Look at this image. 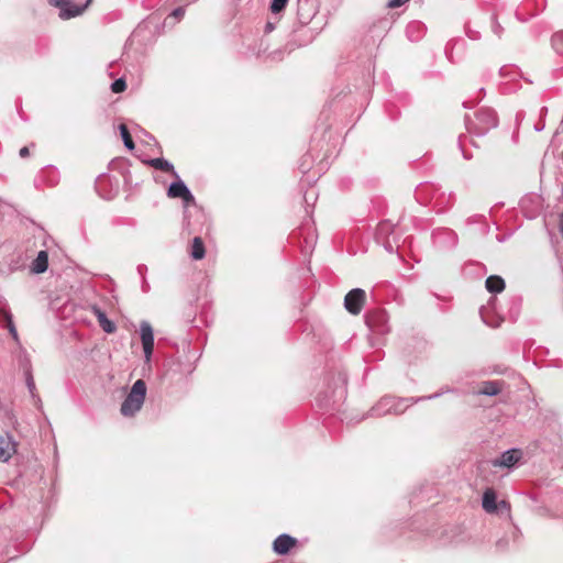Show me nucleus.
<instances>
[{
    "instance_id": "nucleus-22",
    "label": "nucleus",
    "mask_w": 563,
    "mask_h": 563,
    "mask_svg": "<svg viewBox=\"0 0 563 563\" xmlns=\"http://www.w3.org/2000/svg\"><path fill=\"white\" fill-rule=\"evenodd\" d=\"M25 380H26V386H27V389H29L31 396L33 398H36L37 402H41V399L36 395L35 383H34L32 373L30 371H26V373H25Z\"/></svg>"
},
{
    "instance_id": "nucleus-1",
    "label": "nucleus",
    "mask_w": 563,
    "mask_h": 563,
    "mask_svg": "<svg viewBox=\"0 0 563 563\" xmlns=\"http://www.w3.org/2000/svg\"><path fill=\"white\" fill-rule=\"evenodd\" d=\"M451 391V389H442L439 393L427 397L420 398H396L393 396H385L378 400V402L371 409L372 417H383L389 413L399 415L402 413L409 406L423 399H434L443 395L444 393Z\"/></svg>"
},
{
    "instance_id": "nucleus-15",
    "label": "nucleus",
    "mask_w": 563,
    "mask_h": 563,
    "mask_svg": "<svg viewBox=\"0 0 563 563\" xmlns=\"http://www.w3.org/2000/svg\"><path fill=\"white\" fill-rule=\"evenodd\" d=\"M47 267H48V254L46 251H40L37 253V256L35 257V260L32 263L31 269L33 273L42 274V273L46 272Z\"/></svg>"
},
{
    "instance_id": "nucleus-19",
    "label": "nucleus",
    "mask_w": 563,
    "mask_h": 563,
    "mask_svg": "<svg viewBox=\"0 0 563 563\" xmlns=\"http://www.w3.org/2000/svg\"><path fill=\"white\" fill-rule=\"evenodd\" d=\"M551 44L556 54L563 56V31L552 35Z\"/></svg>"
},
{
    "instance_id": "nucleus-21",
    "label": "nucleus",
    "mask_w": 563,
    "mask_h": 563,
    "mask_svg": "<svg viewBox=\"0 0 563 563\" xmlns=\"http://www.w3.org/2000/svg\"><path fill=\"white\" fill-rule=\"evenodd\" d=\"M120 134L122 136L123 143L128 150L134 148V142L129 133V130L125 124H120L119 126Z\"/></svg>"
},
{
    "instance_id": "nucleus-9",
    "label": "nucleus",
    "mask_w": 563,
    "mask_h": 563,
    "mask_svg": "<svg viewBox=\"0 0 563 563\" xmlns=\"http://www.w3.org/2000/svg\"><path fill=\"white\" fill-rule=\"evenodd\" d=\"M167 195L170 198H180L187 205L195 202V197L183 180L172 183L168 187Z\"/></svg>"
},
{
    "instance_id": "nucleus-13",
    "label": "nucleus",
    "mask_w": 563,
    "mask_h": 563,
    "mask_svg": "<svg viewBox=\"0 0 563 563\" xmlns=\"http://www.w3.org/2000/svg\"><path fill=\"white\" fill-rule=\"evenodd\" d=\"M483 509L488 514H494L498 510L496 493L493 488H487L483 494L482 499Z\"/></svg>"
},
{
    "instance_id": "nucleus-25",
    "label": "nucleus",
    "mask_w": 563,
    "mask_h": 563,
    "mask_svg": "<svg viewBox=\"0 0 563 563\" xmlns=\"http://www.w3.org/2000/svg\"><path fill=\"white\" fill-rule=\"evenodd\" d=\"M498 509L505 511L508 517H510V504L506 500H500L497 503Z\"/></svg>"
},
{
    "instance_id": "nucleus-10",
    "label": "nucleus",
    "mask_w": 563,
    "mask_h": 563,
    "mask_svg": "<svg viewBox=\"0 0 563 563\" xmlns=\"http://www.w3.org/2000/svg\"><path fill=\"white\" fill-rule=\"evenodd\" d=\"M522 457V452L519 449H510L505 451L500 457L492 461L494 467H507L515 466Z\"/></svg>"
},
{
    "instance_id": "nucleus-2",
    "label": "nucleus",
    "mask_w": 563,
    "mask_h": 563,
    "mask_svg": "<svg viewBox=\"0 0 563 563\" xmlns=\"http://www.w3.org/2000/svg\"><path fill=\"white\" fill-rule=\"evenodd\" d=\"M145 396L146 384L143 379H137L121 405L120 411L122 416L133 417L139 412L144 404Z\"/></svg>"
},
{
    "instance_id": "nucleus-11",
    "label": "nucleus",
    "mask_w": 563,
    "mask_h": 563,
    "mask_svg": "<svg viewBox=\"0 0 563 563\" xmlns=\"http://www.w3.org/2000/svg\"><path fill=\"white\" fill-rule=\"evenodd\" d=\"M297 543V540L289 534L283 533L278 536L273 542V550L280 555L287 554L292 547Z\"/></svg>"
},
{
    "instance_id": "nucleus-26",
    "label": "nucleus",
    "mask_w": 563,
    "mask_h": 563,
    "mask_svg": "<svg viewBox=\"0 0 563 563\" xmlns=\"http://www.w3.org/2000/svg\"><path fill=\"white\" fill-rule=\"evenodd\" d=\"M409 0H390L388 2V7L389 8H399V7L404 5Z\"/></svg>"
},
{
    "instance_id": "nucleus-7",
    "label": "nucleus",
    "mask_w": 563,
    "mask_h": 563,
    "mask_svg": "<svg viewBox=\"0 0 563 563\" xmlns=\"http://www.w3.org/2000/svg\"><path fill=\"white\" fill-rule=\"evenodd\" d=\"M140 334L141 341L143 345V351L146 361L151 360L153 350H154V332L153 328L147 321H142L140 324Z\"/></svg>"
},
{
    "instance_id": "nucleus-27",
    "label": "nucleus",
    "mask_w": 563,
    "mask_h": 563,
    "mask_svg": "<svg viewBox=\"0 0 563 563\" xmlns=\"http://www.w3.org/2000/svg\"><path fill=\"white\" fill-rule=\"evenodd\" d=\"M184 14H185V9L184 8H176L172 12V15L175 16L176 19H180Z\"/></svg>"
},
{
    "instance_id": "nucleus-6",
    "label": "nucleus",
    "mask_w": 563,
    "mask_h": 563,
    "mask_svg": "<svg viewBox=\"0 0 563 563\" xmlns=\"http://www.w3.org/2000/svg\"><path fill=\"white\" fill-rule=\"evenodd\" d=\"M387 322L388 318L385 311H373L366 317L368 328L378 334H384L389 331Z\"/></svg>"
},
{
    "instance_id": "nucleus-4",
    "label": "nucleus",
    "mask_w": 563,
    "mask_h": 563,
    "mask_svg": "<svg viewBox=\"0 0 563 563\" xmlns=\"http://www.w3.org/2000/svg\"><path fill=\"white\" fill-rule=\"evenodd\" d=\"M497 125V115L493 109L483 108L476 113L475 132L478 135L487 133Z\"/></svg>"
},
{
    "instance_id": "nucleus-23",
    "label": "nucleus",
    "mask_w": 563,
    "mask_h": 563,
    "mask_svg": "<svg viewBox=\"0 0 563 563\" xmlns=\"http://www.w3.org/2000/svg\"><path fill=\"white\" fill-rule=\"evenodd\" d=\"M125 88H126V84L123 78H119L111 84V90L115 93L124 91Z\"/></svg>"
},
{
    "instance_id": "nucleus-14",
    "label": "nucleus",
    "mask_w": 563,
    "mask_h": 563,
    "mask_svg": "<svg viewBox=\"0 0 563 563\" xmlns=\"http://www.w3.org/2000/svg\"><path fill=\"white\" fill-rule=\"evenodd\" d=\"M147 164L155 169L170 173L174 177L178 178V174L176 173L172 163L163 157L152 158L147 161Z\"/></svg>"
},
{
    "instance_id": "nucleus-8",
    "label": "nucleus",
    "mask_w": 563,
    "mask_h": 563,
    "mask_svg": "<svg viewBox=\"0 0 563 563\" xmlns=\"http://www.w3.org/2000/svg\"><path fill=\"white\" fill-rule=\"evenodd\" d=\"M18 443L9 432L0 434V462H8L16 453Z\"/></svg>"
},
{
    "instance_id": "nucleus-5",
    "label": "nucleus",
    "mask_w": 563,
    "mask_h": 563,
    "mask_svg": "<svg viewBox=\"0 0 563 563\" xmlns=\"http://www.w3.org/2000/svg\"><path fill=\"white\" fill-rule=\"evenodd\" d=\"M366 300V292L361 288H354L350 290L344 298L345 309L356 316L361 312Z\"/></svg>"
},
{
    "instance_id": "nucleus-24",
    "label": "nucleus",
    "mask_w": 563,
    "mask_h": 563,
    "mask_svg": "<svg viewBox=\"0 0 563 563\" xmlns=\"http://www.w3.org/2000/svg\"><path fill=\"white\" fill-rule=\"evenodd\" d=\"M288 0H272L271 10L273 13H278L285 9Z\"/></svg>"
},
{
    "instance_id": "nucleus-12",
    "label": "nucleus",
    "mask_w": 563,
    "mask_h": 563,
    "mask_svg": "<svg viewBox=\"0 0 563 563\" xmlns=\"http://www.w3.org/2000/svg\"><path fill=\"white\" fill-rule=\"evenodd\" d=\"M91 311L96 316L100 328L106 333L110 334V333L115 332L117 327H115L114 322L111 321L110 319H108L106 312L102 309H100L98 306H92Z\"/></svg>"
},
{
    "instance_id": "nucleus-29",
    "label": "nucleus",
    "mask_w": 563,
    "mask_h": 563,
    "mask_svg": "<svg viewBox=\"0 0 563 563\" xmlns=\"http://www.w3.org/2000/svg\"><path fill=\"white\" fill-rule=\"evenodd\" d=\"M560 233L563 236V212L560 214Z\"/></svg>"
},
{
    "instance_id": "nucleus-20",
    "label": "nucleus",
    "mask_w": 563,
    "mask_h": 563,
    "mask_svg": "<svg viewBox=\"0 0 563 563\" xmlns=\"http://www.w3.org/2000/svg\"><path fill=\"white\" fill-rule=\"evenodd\" d=\"M4 320H5V327L8 328L12 339L15 342H19V334H18V331L15 329L12 314L10 312L5 311L4 312Z\"/></svg>"
},
{
    "instance_id": "nucleus-16",
    "label": "nucleus",
    "mask_w": 563,
    "mask_h": 563,
    "mask_svg": "<svg viewBox=\"0 0 563 563\" xmlns=\"http://www.w3.org/2000/svg\"><path fill=\"white\" fill-rule=\"evenodd\" d=\"M505 280L498 275L487 277L485 282L486 289L492 294H499L505 289Z\"/></svg>"
},
{
    "instance_id": "nucleus-28",
    "label": "nucleus",
    "mask_w": 563,
    "mask_h": 563,
    "mask_svg": "<svg viewBox=\"0 0 563 563\" xmlns=\"http://www.w3.org/2000/svg\"><path fill=\"white\" fill-rule=\"evenodd\" d=\"M19 154H20V156H21L22 158L27 157V156H29V154H30L29 148H27L26 146L22 147V148L20 150Z\"/></svg>"
},
{
    "instance_id": "nucleus-17",
    "label": "nucleus",
    "mask_w": 563,
    "mask_h": 563,
    "mask_svg": "<svg viewBox=\"0 0 563 563\" xmlns=\"http://www.w3.org/2000/svg\"><path fill=\"white\" fill-rule=\"evenodd\" d=\"M206 250L201 238L196 236L192 240L190 255L194 260H202L205 257Z\"/></svg>"
},
{
    "instance_id": "nucleus-30",
    "label": "nucleus",
    "mask_w": 563,
    "mask_h": 563,
    "mask_svg": "<svg viewBox=\"0 0 563 563\" xmlns=\"http://www.w3.org/2000/svg\"><path fill=\"white\" fill-rule=\"evenodd\" d=\"M481 316H482L483 320L485 321V317H484L483 310H481Z\"/></svg>"
},
{
    "instance_id": "nucleus-18",
    "label": "nucleus",
    "mask_w": 563,
    "mask_h": 563,
    "mask_svg": "<svg viewBox=\"0 0 563 563\" xmlns=\"http://www.w3.org/2000/svg\"><path fill=\"white\" fill-rule=\"evenodd\" d=\"M500 389L501 388L499 382L489 380L483 384V387L478 393L485 396H496L500 393Z\"/></svg>"
},
{
    "instance_id": "nucleus-3",
    "label": "nucleus",
    "mask_w": 563,
    "mask_h": 563,
    "mask_svg": "<svg viewBox=\"0 0 563 563\" xmlns=\"http://www.w3.org/2000/svg\"><path fill=\"white\" fill-rule=\"evenodd\" d=\"M92 0H86L85 3H75L71 0H48V3L59 9V18L68 20L80 15L91 3Z\"/></svg>"
}]
</instances>
